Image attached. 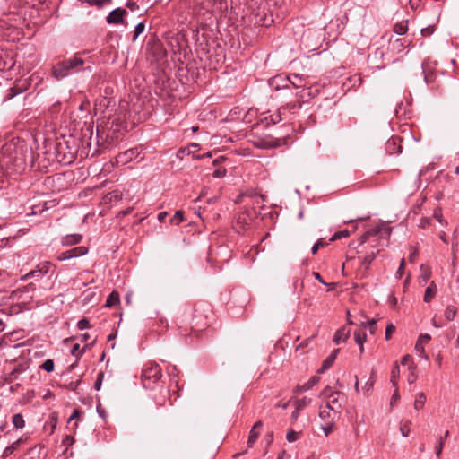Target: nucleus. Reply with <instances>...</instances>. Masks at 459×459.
<instances>
[{
    "label": "nucleus",
    "mask_w": 459,
    "mask_h": 459,
    "mask_svg": "<svg viewBox=\"0 0 459 459\" xmlns=\"http://www.w3.org/2000/svg\"><path fill=\"white\" fill-rule=\"evenodd\" d=\"M87 252L88 248L82 246L67 250V254L71 258L82 256L87 254Z\"/></svg>",
    "instance_id": "obj_16"
},
{
    "label": "nucleus",
    "mask_w": 459,
    "mask_h": 459,
    "mask_svg": "<svg viewBox=\"0 0 459 459\" xmlns=\"http://www.w3.org/2000/svg\"><path fill=\"white\" fill-rule=\"evenodd\" d=\"M56 418H52V422H51V426H50V432L53 433L55 429H56Z\"/></svg>",
    "instance_id": "obj_64"
},
{
    "label": "nucleus",
    "mask_w": 459,
    "mask_h": 459,
    "mask_svg": "<svg viewBox=\"0 0 459 459\" xmlns=\"http://www.w3.org/2000/svg\"><path fill=\"white\" fill-rule=\"evenodd\" d=\"M54 361L53 359H46L43 364L40 366V368L44 370H46L47 372L50 373L54 370Z\"/></svg>",
    "instance_id": "obj_31"
},
{
    "label": "nucleus",
    "mask_w": 459,
    "mask_h": 459,
    "mask_svg": "<svg viewBox=\"0 0 459 459\" xmlns=\"http://www.w3.org/2000/svg\"><path fill=\"white\" fill-rule=\"evenodd\" d=\"M55 265L48 261L39 263L35 270L29 272L22 279L35 278L36 280L41 279L45 274L53 273Z\"/></svg>",
    "instance_id": "obj_6"
},
{
    "label": "nucleus",
    "mask_w": 459,
    "mask_h": 459,
    "mask_svg": "<svg viewBox=\"0 0 459 459\" xmlns=\"http://www.w3.org/2000/svg\"><path fill=\"white\" fill-rule=\"evenodd\" d=\"M411 356L407 354L403 357L401 363L403 365H407L411 361Z\"/></svg>",
    "instance_id": "obj_60"
},
{
    "label": "nucleus",
    "mask_w": 459,
    "mask_h": 459,
    "mask_svg": "<svg viewBox=\"0 0 459 459\" xmlns=\"http://www.w3.org/2000/svg\"><path fill=\"white\" fill-rule=\"evenodd\" d=\"M401 138L399 136H391L385 143V150L387 154H398L402 152Z\"/></svg>",
    "instance_id": "obj_7"
},
{
    "label": "nucleus",
    "mask_w": 459,
    "mask_h": 459,
    "mask_svg": "<svg viewBox=\"0 0 459 459\" xmlns=\"http://www.w3.org/2000/svg\"><path fill=\"white\" fill-rule=\"evenodd\" d=\"M434 27L428 26L426 28L421 29V34L424 37L430 36L434 32Z\"/></svg>",
    "instance_id": "obj_45"
},
{
    "label": "nucleus",
    "mask_w": 459,
    "mask_h": 459,
    "mask_svg": "<svg viewBox=\"0 0 459 459\" xmlns=\"http://www.w3.org/2000/svg\"><path fill=\"white\" fill-rule=\"evenodd\" d=\"M299 434H300L299 432H296V431L290 429L288 431V433L286 435V438L289 442H294L299 438Z\"/></svg>",
    "instance_id": "obj_35"
},
{
    "label": "nucleus",
    "mask_w": 459,
    "mask_h": 459,
    "mask_svg": "<svg viewBox=\"0 0 459 459\" xmlns=\"http://www.w3.org/2000/svg\"><path fill=\"white\" fill-rule=\"evenodd\" d=\"M415 351L419 355L425 360H429V356L425 353L424 346L422 342H417L415 344Z\"/></svg>",
    "instance_id": "obj_29"
},
{
    "label": "nucleus",
    "mask_w": 459,
    "mask_h": 459,
    "mask_svg": "<svg viewBox=\"0 0 459 459\" xmlns=\"http://www.w3.org/2000/svg\"><path fill=\"white\" fill-rule=\"evenodd\" d=\"M456 313H457V308L453 305H449L446 307V308L445 310V317L448 321H451L455 318V316H456Z\"/></svg>",
    "instance_id": "obj_22"
},
{
    "label": "nucleus",
    "mask_w": 459,
    "mask_h": 459,
    "mask_svg": "<svg viewBox=\"0 0 459 459\" xmlns=\"http://www.w3.org/2000/svg\"><path fill=\"white\" fill-rule=\"evenodd\" d=\"M184 221V212L182 211H177L174 216L170 219L171 224L178 225Z\"/></svg>",
    "instance_id": "obj_30"
},
{
    "label": "nucleus",
    "mask_w": 459,
    "mask_h": 459,
    "mask_svg": "<svg viewBox=\"0 0 459 459\" xmlns=\"http://www.w3.org/2000/svg\"><path fill=\"white\" fill-rule=\"evenodd\" d=\"M315 338V335H312L309 338L305 339L301 343L296 346V351H299L300 350H303L305 347H307L310 342Z\"/></svg>",
    "instance_id": "obj_38"
},
{
    "label": "nucleus",
    "mask_w": 459,
    "mask_h": 459,
    "mask_svg": "<svg viewBox=\"0 0 459 459\" xmlns=\"http://www.w3.org/2000/svg\"><path fill=\"white\" fill-rule=\"evenodd\" d=\"M420 272H421V278L424 283H426L430 276H431V271L430 268L425 264L420 265Z\"/></svg>",
    "instance_id": "obj_26"
},
{
    "label": "nucleus",
    "mask_w": 459,
    "mask_h": 459,
    "mask_svg": "<svg viewBox=\"0 0 459 459\" xmlns=\"http://www.w3.org/2000/svg\"><path fill=\"white\" fill-rule=\"evenodd\" d=\"M104 378V373L102 371L98 373L97 379L94 384L95 390L99 391L101 388L102 381Z\"/></svg>",
    "instance_id": "obj_36"
},
{
    "label": "nucleus",
    "mask_w": 459,
    "mask_h": 459,
    "mask_svg": "<svg viewBox=\"0 0 459 459\" xmlns=\"http://www.w3.org/2000/svg\"><path fill=\"white\" fill-rule=\"evenodd\" d=\"M387 181V178L381 179L380 178L375 177V186L377 185H382L384 182Z\"/></svg>",
    "instance_id": "obj_61"
},
{
    "label": "nucleus",
    "mask_w": 459,
    "mask_h": 459,
    "mask_svg": "<svg viewBox=\"0 0 459 459\" xmlns=\"http://www.w3.org/2000/svg\"><path fill=\"white\" fill-rule=\"evenodd\" d=\"M12 421L13 426L16 429H22L25 426V421L23 420V417L20 413H16L13 416Z\"/></svg>",
    "instance_id": "obj_21"
},
{
    "label": "nucleus",
    "mask_w": 459,
    "mask_h": 459,
    "mask_svg": "<svg viewBox=\"0 0 459 459\" xmlns=\"http://www.w3.org/2000/svg\"><path fill=\"white\" fill-rule=\"evenodd\" d=\"M82 1L89 4L90 5H96L99 7H101L105 4V0H82Z\"/></svg>",
    "instance_id": "obj_43"
},
{
    "label": "nucleus",
    "mask_w": 459,
    "mask_h": 459,
    "mask_svg": "<svg viewBox=\"0 0 459 459\" xmlns=\"http://www.w3.org/2000/svg\"><path fill=\"white\" fill-rule=\"evenodd\" d=\"M126 7L128 9H130L131 11H136L139 9V6L135 2H130V1L126 3Z\"/></svg>",
    "instance_id": "obj_53"
},
{
    "label": "nucleus",
    "mask_w": 459,
    "mask_h": 459,
    "mask_svg": "<svg viewBox=\"0 0 459 459\" xmlns=\"http://www.w3.org/2000/svg\"><path fill=\"white\" fill-rule=\"evenodd\" d=\"M398 375H399V367L396 365L393 368V369L391 371V380L394 385H396L395 379L398 377Z\"/></svg>",
    "instance_id": "obj_44"
},
{
    "label": "nucleus",
    "mask_w": 459,
    "mask_h": 459,
    "mask_svg": "<svg viewBox=\"0 0 459 459\" xmlns=\"http://www.w3.org/2000/svg\"><path fill=\"white\" fill-rule=\"evenodd\" d=\"M23 442L22 437L17 439L14 441L11 446L5 447V449L3 452V457H8L10 455H12L20 446L21 443Z\"/></svg>",
    "instance_id": "obj_17"
},
{
    "label": "nucleus",
    "mask_w": 459,
    "mask_h": 459,
    "mask_svg": "<svg viewBox=\"0 0 459 459\" xmlns=\"http://www.w3.org/2000/svg\"><path fill=\"white\" fill-rule=\"evenodd\" d=\"M419 255V252H418V249L417 248H414L409 255V260L411 262V263H414L416 257L418 256Z\"/></svg>",
    "instance_id": "obj_52"
},
{
    "label": "nucleus",
    "mask_w": 459,
    "mask_h": 459,
    "mask_svg": "<svg viewBox=\"0 0 459 459\" xmlns=\"http://www.w3.org/2000/svg\"><path fill=\"white\" fill-rule=\"evenodd\" d=\"M375 238L379 240L378 246L387 247L389 245V238L392 232V227L382 221H375Z\"/></svg>",
    "instance_id": "obj_5"
},
{
    "label": "nucleus",
    "mask_w": 459,
    "mask_h": 459,
    "mask_svg": "<svg viewBox=\"0 0 459 459\" xmlns=\"http://www.w3.org/2000/svg\"><path fill=\"white\" fill-rule=\"evenodd\" d=\"M225 174H226V170L225 169H218L213 171L212 177L216 178H222V177L225 176Z\"/></svg>",
    "instance_id": "obj_47"
},
{
    "label": "nucleus",
    "mask_w": 459,
    "mask_h": 459,
    "mask_svg": "<svg viewBox=\"0 0 459 459\" xmlns=\"http://www.w3.org/2000/svg\"><path fill=\"white\" fill-rule=\"evenodd\" d=\"M337 414V410L334 407H328L325 405V407L320 408L319 417L325 422H333Z\"/></svg>",
    "instance_id": "obj_9"
},
{
    "label": "nucleus",
    "mask_w": 459,
    "mask_h": 459,
    "mask_svg": "<svg viewBox=\"0 0 459 459\" xmlns=\"http://www.w3.org/2000/svg\"><path fill=\"white\" fill-rule=\"evenodd\" d=\"M77 327L80 330L88 329L90 328V322L86 318H82L77 323Z\"/></svg>",
    "instance_id": "obj_39"
},
{
    "label": "nucleus",
    "mask_w": 459,
    "mask_h": 459,
    "mask_svg": "<svg viewBox=\"0 0 459 459\" xmlns=\"http://www.w3.org/2000/svg\"><path fill=\"white\" fill-rule=\"evenodd\" d=\"M86 54H89L88 50L76 53L72 57L56 63L52 67V76L56 80L60 81L73 73H77L79 71L91 72V67L90 65L82 67L86 61L81 57V55Z\"/></svg>",
    "instance_id": "obj_1"
},
{
    "label": "nucleus",
    "mask_w": 459,
    "mask_h": 459,
    "mask_svg": "<svg viewBox=\"0 0 459 459\" xmlns=\"http://www.w3.org/2000/svg\"><path fill=\"white\" fill-rule=\"evenodd\" d=\"M107 198H108L109 200H112L113 198L120 199L121 198V195H119L118 192L114 191L112 193H109L108 195L107 196Z\"/></svg>",
    "instance_id": "obj_56"
},
{
    "label": "nucleus",
    "mask_w": 459,
    "mask_h": 459,
    "mask_svg": "<svg viewBox=\"0 0 459 459\" xmlns=\"http://www.w3.org/2000/svg\"><path fill=\"white\" fill-rule=\"evenodd\" d=\"M400 399V395L398 394V389L396 388L394 394L391 397L390 405L393 406L397 403V401Z\"/></svg>",
    "instance_id": "obj_49"
},
{
    "label": "nucleus",
    "mask_w": 459,
    "mask_h": 459,
    "mask_svg": "<svg viewBox=\"0 0 459 459\" xmlns=\"http://www.w3.org/2000/svg\"><path fill=\"white\" fill-rule=\"evenodd\" d=\"M79 415H80V410H78V409H74V411H73V413L70 415V417H69V419H68V424H69L71 421H73V420H74L78 419Z\"/></svg>",
    "instance_id": "obj_48"
},
{
    "label": "nucleus",
    "mask_w": 459,
    "mask_h": 459,
    "mask_svg": "<svg viewBox=\"0 0 459 459\" xmlns=\"http://www.w3.org/2000/svg\"><path fill=\"white\" fill-rule=\"evenodd\" d=\"M334 360L333 359V356H328L322 363V366L321 368L318 369V373H324L325 370H327L328 368H330L333 364Z\"/></svg>",
    "instance_id": "obj_24"
},
{
    "label": "nucleus",
    "mask_w": 459,
    "mask_h": 459,
    "mask_svg": "<svg viewBox=\"0 0 459 459\" xmlns=\"http://www.w3.org/2000/svg\"><path fill=\"white\" fill-rule=\"evenodd\" d=\"M426 403V395L424 393L418 394L415 402H414V407L416 410H420L423 408L424 404Z\"/></svg>",
    "instance_id": "obj_23"
},
{
    "label": "nucleus",
    "mask_w": 459,
    "mask_h": 459,
    "mask_svg": "<svg viewBox=\"0 0 459 459\" xmlns=\"http://www.w3.org/2000/svg\"><path fill=\"white\" fill-rule=\"evenodd\" d=\"M351 333V328L347 326H342L335 333L333 336V342L336 344H340L342 342H345Z\"/></svg>",
    "instance_id": "obj_11"
},
{
    "label": "nucleus",
    "mask_w": 459,
    "mask_h": 459,
    "mask_svg": "<svg viewBox=\"0 0 459 459\" xmlns=\"http://www.w3.org/2000/svg\"><path fill=\"white\" fill-rule=\"evenodd\" d=\"M301 105L296 104H287L284 108H287V112H294L296 109L299 108Z\"/></svg>",
    "instance_id": "obj_51"
},
{
    "label": "nucleus",
    "mask_w": 459,
    "mask_h": 459,
    "mask_svg": "<svg viewBox=\"0 0 459 459\" xmlns=\"http://www.w3.org/2000/svg\"><path fill=\"white\" fill-rule=\"evenodd\" d=\"M366 329H368L371 334L373 333V319L360 320L359 328L354 331V339L359 346L360 353L364 351L363 343L366 340Z\"/></svg>",
    "instance_id": "obj_4"
},
{
    "label": "nucleus",
    "mask_w": 459,
    "mask_h": 459,
    "mask_svg": "<svg viewBox=\"0 0 459 459\" xmlns=\"http://www.w3.org/2000/svg\"><path fill=\"white\" fill-rule=\"evenodd\" d=\"M408 30V22L404 21L399 23H396L394 27V32L397 35H404Z\"/></svg>",
    "instance_id": "obj_20"
},
{
    "label": "nucleus",
    "mask_w": 459,
    "mask_h": 459,
    "mask_svg": "<svg viewBox=\"0 0 459 459\" xmlns=\"http://www.w3.org/2000/svg\"><path fill=\"white\" fill-rule=\"evenodd\" d=\"M319 381V377H312L307 383H305L303 385H300L301 391H307L311 389L317 382Z\"/></svg>",
    "instance_id": "obj_27"
},
{
    "label": "nucleus",
    "mask_w": 459,
    "mask_h": 459,
    "mask_svg": "<svg viewBox=\"0 0 459 459\" xmlns=\"http://www.w3.org/2000/svg\"><path fill=\"white\" fill-rule=\"evenodd\" d=\"M287 118V108H281L269 116V119L272 124H277ZM266 119H268V117H266Z\"/></svg>",
    "instance_id": "obj_12"
},
{
    "label": "nucleus",
    "mask_w": 459,
    "mask_h": 459,
    "mask_svg": "<svg viewBox=\"0 0 459 459\" xmlns=\"http://www.w3.org/2000/svg\"><path fill=\"white\" fill-rule=\"evenodd\" d=\"M431 339L430 335L428 334V333H421L419 338H418V341L417 342H422V343H426L428 342L429 340Z\"/></svg>",
    "instance_id": "obj_46"
},
{
    "label": "nucleus",
    "mask_w": 459,
    "mask_h": 459,
    "mask_svg": "<svg viewBox=\"0 0 459 459\" xmlns=\"http://www.w3.org/2000/svg\"><path fill=\"white\" fill-rule=\"evenodd\" d=\"M144 29H145V25L143 22H139L135 28H134V37H133V40L134 41L137 37L142 34L143 31H144Z\"/></svg>",
    "instance_id": "obj_33"
},
{
    "label": "nucleus",
    "mask_w": 459,
    "mask_h": 459,
    "mask_svg": "<svg viewBox=\"0 0 459 459\" xmlns=\"http://www.w3.org/2000/svg\"><path fill=\"white\" fill-rule=\"evenodd\" d=\"M82 236L80 234L66 235L62 238L63 246H73L81 242Z\"/></svg>",
    "instance_id": "obj_14"
},
{
    "label": "nucleus",
    "mask_w": 459,
    "mask_h": 459,
    "mask_svg": "<svg viewBox=\"0 0 459 459\" xmlns=\"http://www.w3.org/2000/svg\"><path fill=\"white\" fill-rule=\"evenodd\" d=\"M167 215H168V213L166 212H160L158 214V220L160 221H163L166 219Z\"/></svg>",
    "instance_id": "obj_62"
},
{
    "label": "nucleus",
    "mask_w": 459,
    "mask_h": 459,
    "mask_svg": "<svg viewBox=\"0 0 459 459\" xmlns=\"http://www.w3.org/2000/svg\"><path fill=\"white\" fill-rule=\"evenodd\" d=\"M370 235H371V231L370 230H367L359 238L360 239V244L365 243Z\"/></svg>",
    "instance_id": "obj_55"
},
{
    "label": "nucleus",
    "mask_w": 459,
    "mask_h": 459,
    "mask_svg": "<svg viewBox=\"0 0 459 459\" xmlns=\"http://www.w3.org/2000/svg\"><path fill=\"white\" fill-rule=\"evenodd\" d=\"M429 223H430V219L424 218L420 221V227L421 228H426V227H428L429 225Z\"/></svg>",
    "instance_id": "obj_58"
},
{
    "label": "nucleus",
    "mask_w": 459,
    "mask_h": 459,
    "mask_svg": "<svg viewBox=\"0 0 459 459\" xmlns=\"http://www.w3.org/2000/svg\"><path fill=\"white\" fill-rule=\"evenodd\" d=\"M326 400V406L334 407L339 413L342 410V405L346 402L344 393L340 391H333L331 387H325L320 394Z\"/></svg>",
    "instance_id": "obj_3"
},
{
    "label": "nucleus",
    "mask_w": 459,
    "mask_h": 459,
    "mask_svg": "<svg viewBox=\"0 0 459 459\" xmlns=\"http://www.w3.org/2000/svg\"><path fill=\"white\" fill-rule=\"evenodd\" d=\"M329 244L325 238H319L312 247L311 252L313 255L316 254L319 248L325 247Z\"/></svg>",
    "instance_id": "obj_28"
},
{
    "label": "nucleus",
    "mask_w": 459,
    "mask_h": 459,
    "mask_svg": "<svg viewBox=\"0 0 459 459\" xmlns=\"http://www.w3.org/2000/svg\"><path fill=\"white\" fill-rule=\"evenodd\" d=\"M372 376H373V371H371L369 379L366 382V385H365V387H366L365 394L368 396L370 395V389L373 387V382L371 381Z\"/></svg>",
    "instance_id": "obj_41"
},
{
    "label": "nucleus",
    "mask_w": 459,
    "mask_h": 459,
    "mask_svg": "<svg viewBox=\"0 0 459 459\" xmlns=\"http://www.w3.org/2000/svg\"><path fill=\"white\" fill-rule=\"evenodd\" d=\"M311 402V399L307 398V397H303L301 399H299V400H296L295 401V408L297 410H303L305 407H307Z\"/></svg>",
    "instance_id": "obj_25"
},
{
    "label": "nucleus",
    "mask_w": 459,
    "mask_h": 459,
    "mask_svg": "<svg viewBox=\"0 0 459 459\" xmlns=\"http://www.w3.org/2000/svg\"><path fill=\"white\" fill-rule=\"evenodd\" d=\"M400 431L403 437H406L409 436L410 429L407 426V423L400 427Z\"/></svg>",
    "instance_id": "obj_50"
},
{
    "label": "nucleus",
    "mask_w": 459,
    "mask_h": 459,
    "mask_svg": "<svg viewBox=\"0 0 459 459\" xmlns=\"http://www.w3.org/2000/svg\"><path fill=\"white\" fill-rule=\"evenodd\" d=\"M70 255H68L67 254V251H65L63 253H61L58 256H57V259L59 261H65V260H67V259H70Z\"/></svg>",
    "instance_id": "obj_57"
},
{
    "label": "nucleus",
    "mask_w": 459,
    "mask_h": 459,
    "mask_svg": "<svg viewBox=\"0 0 459 459\" xmlns=\"http://www.w3.org/2000/svg\"><path fill=\"white\" fill-rule=\"evenodd\" d=\"M437 293V286L434 281H431L430 284L427 287L424 294L423 300L426 303L430 302V300L435 297Z\"/></svg>",
    "instance_id": "obj_15"
},
{
    "label": "nucleus",
    "mask_w": 459,
    "mask_h": 459,
    "mask_svg": "<svg viewBox=\"0 0 459 459\" xmlns=\"http://www.w3.org/2000/svg\"><path fill=\"white\" fill-rule=\"evenodd\" d=\"M86 347L87 345L83 349L80 350V345L75 343L71 349V353L74 356L79 357L85 351Z\"/></svg>",
    "instance_id": "obj_34"
},
{
    "label": "nucleus",
    "mask_w": 459,
    "mask_h": 459,
    "mask_svg": "<svg viewBox=\"0 0 459 459\" xmlns=\"http://www.w3.org/2000/svg\"><path fill=\"white\" fill-rule=\"evenodd\" d=\"M375 55H379L381 58H384L385 56V51L382 48H378L376 51H375Z\"/></svg>",
    "instance_id": "obj_63"
},
{
    "label": "nucleus",
    "mask_w": 459,
    "mask_h": 459,
    "mask_svg": "<svg viewBox=\"0 0 459 459\" xmlns=\"http://www.w3.org/2000/svg\"><path fill=\"white\" fill-rule=\"evenodd\" d=\"M348 236H349V231L347 230H341V231L335 232L333 235V237L329 239V242H333V241L338 240L343 237H348Z\"/></svg>",
    "instance_id": "obj_32"
},
{
    "label": "nucleus",
    "mask_w": 459,
    "mask_h": 459,
    "mask_svg": "<svg viewBox=\"0 0 459 459\" xmlns=\"http://www.w3.org/2000/svg\"><path fill=\"white\" fill-rule=\"evenodd\" d=\"M444 445L445 444H444L443 438H439L437 441V444L435 446V454L437 457H439L441 455Z\"/></svg>",
    "instance_id": "obj_37"
},
{
    "label": "nucleus",
    "mask_w": 459,
    "mask_h": 459,
    "mask_svg": "<svg viewBox=\"0 0 459 459\" xmlns=\"http://www.w3.org/2000/svg\"><path fill=\"white\" fill-rule=\"evenodd\" d=\"M394 331H395V327L393 324L387 325V326L385 328V339L389 340Z\"/></svg>",
    "instance_id": "obj_40"
},
{
    "label": "nucleus",
    "mask_w": 459,
    "mask_h": 459,
    "mask_svg": "<svg viewBox=\"0 0 459 459\" xmlns=\"http://www.w3.org/2000/svg\"><path fill=\"white\" fill-rule=\"evenodd\" d=\"M162 377L160 367L152 361L147 362L142 372V383L144 388L152 389Z\"/></svg>",
    "instance_id": "obj_2"
},
{
    "label": "nucleus",
    "mask_w": 459,
    "mask_h": 459,
    "mask_svg": "<svg viewBox=\"0 0 459 459\" xmlns=\"http://www.w3.org/2000/svg\"><path fill=\"white\" fill-rule=\"evenodd\" d=\"M74 442V439L72 436L67 435L65 437L63 443L65 445H72Z\"/></svg>",
    "instance_id": "obj_54"
},
{
    "label": "nucleus",
    "mask_w": 459,
    "mask_h": 459,
    "mask_svg": "<svg viewBox=\"0 0 459 459\" xmlns=\"http://www.w3.org/2000/svg\"><path fill=\"white\" fill-rule=\"evenodd\" d=\"M313 275H314L315 279H316L319 282H321L322 284L326 285V282H325V281L322 279V277H321L319 273L314 272Z\"/></svg>",
    "instance_id": "obj_59"
},
{
    "label": "nucleus",
    "mask_w": 459,
    "mask_h": 459,
    "mask_svg": "<svg viewBox=\"0 0 459 459\" xmlns=\"http://www.w3.org/2000/svg\"><path fill=\"white\" fill-rule=\"evenodd\" d=\"M393 35H390L388 38V41L392 44V48L394 50L398 52L403 50L405 48L409 47L411 43V39H400L397 38L395 40L392 41Z\"/></svg>",
    "instance_id": "obj_10"
},
{
    "label": "nucleus",
    "mask_w": 459,
    "mask_h": 459,
    "mask_svg": "<svg viewBox=\"0 0 459 459\" xmlns=\"http://www.w3.org/2000/svg\"><path fill=\"white\" fill-rule=\"evenodd\" d=\"M263 426V422L261 420H258L255 423L253 428L250 430L249 437L247 439V446L252 447L255 441L257 440L259 437V432L256 430V429H259Z\"/></svg>",
    "instance_id": "obj_13"
},
{
    "label": "nucleus",
    "mask_w": 459,
    "mask_h": 459,
    "mask_svg": "<svg viewBox=\"0 0 459 459\" xmlns=\"http://www.w3.org/2000/svg\"><path fill=\"white\" fill-rule=\"evenodd\" d=\"M322 429L325 435L327 437L333 430V422H325V425L322 426Z\"/></svg>",
    "instance_id": "obj_42"
},
{
    "label": "nucleus",
    "mask_w": 459,
    "mask_h": 459,
    "mask_svg": "<svg viewBox=\"0 0 459 459\" xmlns=\"http://www.w3.org/2000/svg\"><path fill=\"white\" fill-rule=\"evenodd\" d=\"M199 144L198 143H191L189 144L187 147L184 148V149H180L177 154V156L180 159H182V156L181 154H190L192 152H195L196 151L199 150Z\"/></svg>",
    "instance_id": "obj_18"
},
{
    "label": "nucleus",
    "mask_w": 459,
    "mask_h": 459,
    "mask_svg": "<svg viewBox=\"0 0 459 459\" xmlns=\"http://www.w3.org/2000/svg\"><path fill=\"white\" fill-rule=\"evenodd\" d=\"M126 11L123 8H117L109 13L106 21L109 24H119L123 22V18L126 14Z\"/></svg>",
    "instance_id": "obj_8"
},
{
    "label": "nucleus",
    "mask_w": 459,
    "mask_h": 459,
    "mask_svg": "<svg viewBox=\"0 0 459 459\" xmlns=\"http://www.w3.org/2000/svg\"><path fill=\"white\" fill-rule=\"evenodd\" d=\"M119 302V294L117 291H112L107 300L105 306L108 307H111L115 305H117Z\"/></svg>",
    "instance_id": "obj_19"
}]
</instances>
